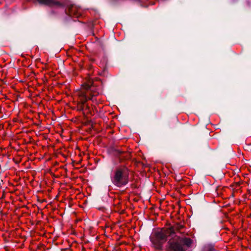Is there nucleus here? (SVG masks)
I'll return each mask as SVG.
<instances>
[{
  "mask_svg": "<svg viewBox=\"0 0 251 251\" xmlns=\"http://www.w3.org/2000/svg\"><path fill=\"white\" fill-rule=\"evenodd\" d=\"M97 94V92H93V88L91 82L89 83H84L82 84L81 90L77 94L81 103V107L82 108H83L85 103L88 100H91L93 102L97 103L96 96Z\"/></svg>",
  "mask_w": 251,
  "mask_h": 251,
  "instance_id": "1",
  "label": "nucleus"
},
{
  "mask_svg": "<svg viewBox=\"0 0 251 251\" xmlns=\"http://www.w3.org/2000/svg\"><path fill=\"white\" fill-rule=\"evenodd\" d=\"M113 184L117 187H121L125 186L128 182V170L126 168L117 169L111 177Z\"/></svg>",
  "mask_w": 251,
  "mask_h": 251,
  "instance_id": "2",
  "label": "nucleus"
},
{
  "mask_svg": "<svg viewBox=\"0 0 251 251\" xmlns=\"http://www.w3.org/2000/svg\"><path fill=\"white\" fill-rule=\"evenodd\" d=\"M169 248L173 251H184L185 250L179 239L174 241H169L168 242Z\"/></svg>",
  "mask_w": 251,
  "mask_h": 251,
  "instance_id": "3",
  "label": "nucleus"
},
{
  "mask_svg": "<svg viewBox=\"0 0 251 251\" xmlns=\"http://www.w3.org/2000/svg\"><path fill=\"white\" fill-rule=\"evenodd\" d=\"M167 229L156 232L153 236L157 239L160 240L163 243H164L166 241L167 237L170 235L169 232H167Z\"/></svg>",
  "mask_w": 251,
  "mask_h": 251,
  "instance_id": "4",
  "label": "nucleus"
},
{
  "mask_svg": "<svg viewBox=\"0 0 251 251\" xmlns=\"http://www.w3.org/2000/svg\"><path fill=\"white\" fill-rule=\"evenodd\" d=\"M40 3L48 5L49 6L59 7L62 5V3L56 0H37Z\"/></svg>",
  "mask_w": 251,
  "mask_h": 251,
  "instance_id": "5",
  "label": "nucleus"
},
{
  "mask_svg": "<svg viewBox=\"0 0 251 251\" xmlns=\"http://www.w3.org/2000/svg\"><path fill=\"white\" fill-rule=\"evenodd\" d=\"M183 228V226L180 224H177L170 228H167V232L170 234L176 233V232H180L181 229Z\"/></svg>",
  "mask_w": 251,
  "mask_h": 251,
  "instance_id": "6",
  "label": "nucleus"
},
{
  "mask_svg": "<svg viewBox=\"0 0 251 251\" xmlns=\"http://www.w3.org/2000/svg\"><path fill=\"white\" fill-rule=\"evenodd\" d=\"M151 241L153 245L154 248L158 250H160L162 248V245L164 243L160 240L157 239L154 236L151 237Z\"/></svg>",
  "mask_w": 251,
  "mask_h": 251,
  "instance_id": "7",
  "label": "nucleus"
},
{
  "mask_svg": "<svg viewBox=\"0 0 251 251\" xmlns=\"http://www.w3.org/2000/svg\"><path fill=\"white\" fill-rule=\"evenodd\" d=\"M179 239L181 243V245H185L187 247H189L192 244V241L190 238H185Z\"/></svg>",
  "mask_w": 251,
  "mask_h": 251,
  "instance_id": "8",
  "label": "nucleus"
},
{
  "mask_svg": "<svg viewBox=\"0 0 251 251\" xmlns=\"http://www.w3.org/2000/svg\"><path fill=\"white\" fill-rule=\"evenodd\" d=\"M69 13L70 16L78 17L79 15V13L75 12V7L74 6H72L71 7L69 8Z\"/></svg>",
  "mask_w": 251,
  "mask_h": 251,
  "instance_id": "9",
  "label": "nucleus"
}]
</instances>
